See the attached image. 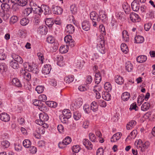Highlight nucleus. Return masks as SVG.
<instances>
[{"mask_svg":"<svg viewBox=\"0 0 155 155\" xmlns=\"http://www.w3.org/2000/svg\"><path fill=\"white\" fill-rule=\"evenodd\" d=\"M25 70L32 72L37 74L39 72V69L38 66L33 62L31 63L25 62L23 64Z\"/></svg>","mask_w":155,"mask_h":155,"instance_id":"nucleus-1","label":"nucleus"},{"mask_svg":"<svg viewBox=\"0 0 155 155\" xmlns=\"http://www.w3.org/2000/svg\"><path fill=\"white\" fill-rule=\"evenodd\" d=\"M103 36L100 35L98 39L99 41L97 45V49L102 54H104L105 52L104 48V41L103 39Z\"/></svg>","mask_w":155,"mask_h":155,"instance_id":"nucleus-2","label":"nucleus"},{"mask_svg":"<svg viewBox=\"0 0 155 155\" xmlns=\"http://www.w3.org/2000/svg\"><path fill=\"white\" fill-rule=\"evenodd\" d=\"M64 41L66 44L67 46H70L72 48L74 46L75 43L71 36L70 35H66L64 38Z\"/></svg>","mask_w":155,"mask_h":155,"instance_id":"nucleus-3","label":"nucleus"},{"mask_svg":"<svg viewBox=\"0 0 155 155\" xmlns=\"http://www.w3.org/2000/svg\"><path fill=\"white\" fill-rule=\"evenodd\" d=\"M40 120H35V123L37 124H41L44 122L47 121L48 119V117L45 113H41L39 114Z\"/></svg>","mask_w":155,"mask_h":155,"instance_id":"nucleus-4","label":"nucleus"},{"mask_svg":"<svg viewBox=\"0 0 155 155\" xmlns=\"http://www.w3.org/2000/svg\"><path fill=\"white\" fill-rule=\"evenodd\" d=\"M71 141L70 137H67L64 139L62 142H60L58 144L59 147L61 148H62L65 147V146L69 144Z\"/></svg>","mask_w":155,"mask_h":155,"instance_id":"nucleus-5","label":"nucleus"},{"mask_svg":"<svg viewBox=\"0 0 155 155\" xmlns=\"http://www.w3.org/2000/svg\"><path fill=\"white\" fill-rule=\"evenodd\" d=\"M51 69V65L50 64H46L44 65L42 70V72L44 75L49 74Z\"/></svg>","mask_w":155,"mask_h":155,"instance_id":"nucleus-6","label":"nucleus"},{"mask_svg":"<svg viewBox=\"0 0 155 155\" xmlns=\"http://www.w3.org/2000/svg\"><path fill=\"white\" fill-rule=\"evenodd\" d=\"M131 6L133 11L137 12L139 10L140 7L139 1L137 0H134L131 3Z\"/></svg>","mask_w":155,"mask_h":155,"instance_id":"nucleus-7","label":"nucleus"},{"mask_svg":"<svg viewBox=\"0 0 155 155\" xmlns=\"http://www.w3.org/2000/svg\"><path fill=\"white\" fill-rule=\"evenodd\" d=\"M0 119L3 121L7 122L9 121L10 117L7 113H3L0 114Z\"/></svg>","mask_w":155,"mask_h":155,"instance_id":"nucleus-8","label":"nucleus"},{"mask_svg":"<svg viewBox=\"0 0 155 155\" xmlns=\"http://www.w3.org/2000/svg\"><path fill=\"white\" fill-rule=\"evenodd\" d=\"M130 20L133 22L139 21L140 20V18L139 15L133 12L131 13L130 15Z\"/></svg>","mask_w":155,"mask_h":155,"instance_id":"nucleus-9","label":"nucleus"},{"mask_svg":"<svg viewBox=\"0 0 155 155\" xmlns=\"http://www.w3.org/2000/svg\"><path fill=\"white\" fill-rule=\"evenodd\" d=\"M41 8L42 13L43 12L45 15L50 14L51 13L49 7L46 5H42Z\"/></svg>","mask_w":155,"mask_h":155,"instance_id":"nucleus-10","label":"nucleus"},{"mask_svg":"<svg viewBox=\"0 0 155 155\" xmlns=\"http://www.w3.org/2000/svg\"><path fill=\"white\" fill-rule=\"evenodd\" d=\"M82 27L84 31H88L89 30L90 25L89 22L87 20L84 21L82 23Z\"/></svg>","mask_w":155,"mask_h":155,"instance_id":"nucleus-11","label":"nucleus"},{"mask_svg":"<svg viewBox=\"0 0 155 155\" xmlns=\"http://www.w3.org/2000/svg\"><path fill=\"white\" fill-rule=\"evenodd\" d=\"M52 10L54 13L57 15H60L62 13V9L60 7L54 6L52 7Z\"/></svg>","mask_w":155,"mask_h":155,"instance_id":"nucleus-12","label":"nucleus"},{"mask_svg":"<svg viewBox=\"0 0 155 155\" xmlns=\"http://www.w3.org/2000/svg\"><path fill=\"white\" fill-rule=\"evenodd\" d=\"M122 135L121 133H117L114 134L111 138V142H114L118 140Z\"/></svg>","mask_w":155,"mask_h":155,"instance_id":"nucleus-13","label":"nucleus"},{"mask_svg":"<svg viewBox=\"0 0 155 155\" xmlns=\"http://www.w3.org/2000/svg\"><path fill=\"white\" fill-rule=\"evenodd\" d=\"M25 70H22L21 72V75L23 76L24 79L27 81H29L30 80L31 76V74L28 72L25 71Z\"/></svg>","mask_w":155,"mask_h":155,"instance_id":"nucleus-14","label":"nucleus"},{"mask_svg":"<svg viewBox=\"0 0 155 155\" xmlns=\"http://www.w3.org/2000/svg\"><path fill=\"white\" fill-rule=\"evenodd\" d=\"M38 31L42 35L46 34L47 32V28L45 26H40L38 29Z\"/></svg>","mask_w":155,"mask_h":155,"instance_id":"nucleus-15","label":"nucleus"},{"mask_svg":"<svg viewBox=\"0 0 155 155\" xmlns=\"http://www.w3.org/2000/svg\"><path fill=\"white\" fill-rule=\"evenodd\" d=\"M75 30L74 27L71 25H68L65 28V31L69 34L73 33Z\"/></svg>","mask_w":155,"mask_h":155,"instance_id":"nucleus-16","label":"nucleus"},{"mask_svg":"<svg viewBox=\"0 0 155 155\" xmlns=\"http://www.w3.org/2000/svg\"><path fill=\"white\" fill-rule=\"evenodd\" d=\"M98 19L99 20H100L102 22H104L107 20V17L104 13L101 12H100Z\"/></svg>","mask_w":155,"mask_h":155,"instance_id":"nucleus-17","label":"nucleus"},{"mask_svg":"<svg viewBox=\"0 0 155 155\" xmlns=\"http://www.w3.org/2000/svg\"><path fill=\"white\" fill-rule=\"evenodd\" d=\"M122 7L126 14H129L130 8L129 5L127 3H125L123 4Z\"/></svg>","mask_w":155,"mask_h":155,"instance_id":"nucleus-18","label":"nucleus"},{"mask_svg":"<svg viewBox=\"0 0 155 155\" xmlns=\"http://www.w3.org/2000/svg\"><path fill=\"white\" fill-rule=\"evenodd\" d=\"M11 66L14 69H17L19 68V64L15 59H13L10 62Z\"/></svg>","mask_w":155,"mask_h":155,"instance_id":"nucleus-19","label":"nucleus"},{"mask_svg":"<svg viewBox=\"0 0 155 155\" xmlns=\"http://www.w3.org/2000/svg\"><path fill=\"white\" fill-rule=\"evenodd\" d=\"M62 115L66 118L69 119L71 117V114L69 110L65 109L63 110Z\"/></svg>","mask_w":155,"mask_h":155,"instance_id":"nucleus-20","label":"nucleus"},{"mask_svg":"<svg viewBox=\"0 0 155 155\" xmlns=\"http://www.w3.org/2000/svg\"><path fill=\"white\" fill-rule=\"evenodd\" d=\"M12 84L16 86L21 87V84L19 80L17 78H14L12 79Z\"/></svg>","mask_w":155,"mask_h":155,"instance_id":"nucleus-21","label":"nucleus"},{"mask_svg":"<svg viewBox=\"0 0 155 155\" xmlns=\"http://www.w3.org/2000/svg\"><path fill=\"white\" fill-rule=\"evenodd\" d=\"M125 68L126 70L128 72H131L132 71L133 66L130 62L128 61L126 63Z\"/></svg>","mask_w":155,"mask_h":155,"instance_id":"nucleus-22","label":"nucleus"},{"mask_svg":"<svg viewBox=\"0 0 155 155\" xmlns=\"http://www.w3.org/2000/svg\"><path fill=\"white\" fill-rule=\"evenodd\" d=\"M136 121L134 120L130 121L127 125V129L128 130L131 129L133 127H134L136 125Z\"/></svg>","mask_w":155,"mask_h":155,"instance_id":"nucleus-23","label":"nucleus"},{"mask_svg":"<svg viewBox=\"0 0 155 155\" xmlns=\"http://www.w3.org/2000/svg\"><path fill=\"white\" fill-rule=\"evenodd\" d=\"M147 59L146 56L141 55L138 56L137 58V61L140 63H142L146 61Z\"/></svg>","mask_w":155,"mask_h":155,"instance_id":"nucleus-24","label":"nucleus"},{"mask_svg":"<svg viewBox=\"0 0 155 155\" xmlns=\"http://www.w3.org/2000/svg\"><path fill=\"white\" fill-rule=\"evenodd\" d=\"M130 97V94L127 92H125L122 94L121 99L124 101H127L129 99Z\"/></svg>","mask_w":155,"mask_h":155,"instance_id":"nucleus-25","label":"nucleus"},{"mask_svg":"<svg viewBox=\"0 0 155 155\" xmlns=\"http://www.w3.org/2000/svg\"><path fill=\"white\" fill-rule=\"evenodd\" d=\"M90 17L91 19L93 21H97V22H99V20L97 18L96 14L95 12H92L90 13Z\"/></svg>","mask_w":155,"mask_h":155,"instance_id":"nucleus-26","label":"nucleus"},{"mask_svg":"<svg viewBox=\"0 0 155 155\" xmlns=\"http://www.w3.org/2000/svg\"><path fill=\"white\" fill-rule=\"evenodd\" d=\"M95 76V82L96 84H99L101 79V77L100 73H96Z\"/></svg>","mask_w":155,"mask_h":155,"instance_id":"nucleus-27","label":"nucleus"},{"mask_svg":"<svg viewBox=\"0 0 155 155\" xmlns=\"http://www.w3.org/2000/svg\"><path fill=\"white\" fill-rule=\"evenodd\" d=\"M150 107V104L147 102H146L144 103L142 105L141 109L143 111H146L148 110Z\"/></svg>","mask_w":155,"mask_h":155,"instance_id":"nucleus-28","label":"nucleus"},{"mask_svg":"<svg viewBox=\"0 0 155 155\" xmlns=\"http://www.w3.org/2000/svg\"><path fill=\"white\" fill-rule=\"evenodd\" d=\"M116 16L118 20L123 21L124 20V15L121 12L116 13Z\"/></svg>","mask_w":155,"mask_h":155,"instance_id":"nucleus-29","label":"nucleus"},{"mask_svg":"<svg viewBox=\"0 0 155 155\" xmlns=\"http://www.w3.org/2000/svg\"><path fill=\"white\" fill-rule=\"evenodd\" d=\"M115 79L116 82L118 84H121L124 82V79L123 78L119 75L116 76Z\"/></svg>","mask_w":155,"mask_h":155,"instance_id":"nucleus-30","label":"nucleus"},{"mask_svg":"<svg viewBox=\"0 0 155 155\" xmlns=\"http://www.w3.org/2000/svg\"><path fill=\"white\" fill-rule=\"evenodd\" d=\"M144 41V38L141 36H137L135 38V42L137 43H142Z\"/></svg>","mask_w":155,"mask_h":155,"instance_id":"nucleus-31","label":"nucleus"},{"mask_svg":"<svg viewBox=\"0 0 155 155\" xmlns=\"http://www.w3.org/2000/svg\"><path fill=\"white\" fill-rule=\"evenodd\" d=\"M123 38L126 42L129 41L128 33L126 30H124L122 33Z\"/></svg>","mask_w":155,"mask_h":155,"instance_id":"nucleus-32","label":"nucleus"},{"mask_svg":"<svg viewBox=\"0 0 155 155\" xmlns=\"http://www.w3.org/2000/svg\"><path fill=\"white\" fill-rule=\"evenodd\" d=\"M121 49L124 53L126 54L128 51V49L127 45L124 43H122L120 46Z\"/></svg>","mask_w":155,"mask_h":155,"instance_id":"nucleus-33","label":"nucleus"},{"mask_svg":"<svg viewBox=\"0 0 155 155\" xmlns=\"http://www.w3.org/2000/svg\"><path fill=\"white\" fill-rule=\"evenodd\" d=\"M74 77L73 76H69L65 77L64 81L67 83H70L72 82L74 80Z\"/></svg>","mask_w":155,"mask_h":155,"instance_id":"nucleus-34","label":"nucleus"},{"mask_svg":"<svg viewBox=\"0 0 155 155\" xmlns=\"http://www.w3.org/2000/svg\"><path fill=\"white\" fill-rule=\"evenodd\" d=\"M2 146L4 148H7L9 147L10 143L7 140H3L1 142Z\"/></svg>","mask_w":155,"mask_h":155,"instance_id":"nucleus-35","label":"nucleus"},{"mask_svg":"<svg viewBox=\"0 0 155 155\" xmlns=\"http://www.w3.org/2000/svg\"><path fill=\"white\" fill-rule=\"evenodd\" d=\"M12 58L13 59L16 60L18 63V62L20 64H22L23 62V60L20 56L18 55H12Z\"/></svg>","mask_w":155,"mask_h":155,"instance_id":"nucleus-36","label":"nucleus"},{"mask_svg":"<svg viewBox=\"0 0 155 155\" xmlns=\"http://www.w3.org/2000/svg\"><path fill=\"white\" fill-rule=\"evenodd\" d=\"M32 11V9L31 8H28L24 10L23 13L25 16H27L31 13Z\"/></svg>","mask_w":155,"mask_h":155,"instance_id":"nucleus-37","label":"nucleus"},{"mask_svg":"<svg viewBox=\"0 0 155 155\" xmlns=\"http://www.w3.org/2000/svg\"><path fill=\"white\" fill-rule=\"evenodd\" d=\"M29 21L28 18H22L20 21V24L22 25L25 26L27 25Z\"/></svg>","mask_w":155,"mask_h":155,"instance_id":"nucleus-38","label":"nucleus"},{"mask_svg":"<svg viewBox=\"0 0 155 155\" xmlns=\"http://www.w3.org/2000/svg\"><path fill=\"white\" fill-rule=\"evenodd\" d=\"M143 142L141 140H137L135 142V145L136 146L137 148L141 150V148H142L143 146Z\"/></svg>","mask_w":155,"mask_h":155,"instance_id":"nucleus-39","label":"nucleus"},{"mask_svg":"<svg viewBox=\"0 0 155 155\" xmlns=\"http://www.w3.org/2000/svg\"><path fill=\"white\" fill-rule=\"evenodd\" d=\"M46 104L49 107L55 108L57 105V103L51 101H47L46 102Z\"/></svg>","mask_w":155,"mask_h":155,"instance_id":"nucleus-40","label":"nucleus"},{"mask_svg":"<svg viewBox=\"0 0 155 155\" xmlns=\"http://www.w3.org/2000/svg\"><path fill=\"white\" fill-rule=\"evenodd\" d=\"M24 146L27 148H29L31 144V142L28 140H25L23 142Z\"/></svg>","mask_w":155,"mask_h":155,"instance_id":"nucleus-41","label":"nucleus"},{"mask_svg":"<svg viewBox=\"0 0 155 155\" xmlns=\"http://www.w3.org/2000/svg\"><path fill=\"white\" fill-rule=\"evenodd\" d=\"M91 108L92 110L94 111H97V103L95 101L93 102L91 104Z\"/></svg>","mask_w":155,"mask_h":155,"instance_id":"nucleus-42","label":"nucleus"},{"mask_svg":"<svg viewBox=\"0 0 155 155\" xmlns=\"http://www.w3.org/2000/svg\"><path fill=\"white\" fill-rule=\"evenodd\" d=\"M137 134V131L136 130H133L130 134V135L128 136L126 139H129V137H130L131 139H134L136 137Z\"/></svg>","mask_w":155,"mask_h":155,"instance_id":"nucleus-43","label":"nucleus"},{"mask_svg":"<svg viewBox=\"0 0 155 155\" xmlns=\"http://www.w3.org/2000/svg\"><path fill=\"white\" fill-rule=\"evenodd\" d=\"M68 46H61L60 48L59 51L60 52L62 53H66L68 51V49L67 48Z\"/></svg>","mask_w":155,"mask_h":155,"instance_id":"nucleus-44","label":"nucleus"},{"mask_svg":"<svg viewBox=\"0 0 155 155\" xmlns=\"http://www.w3.org/2000/svg\"><path fill=\"white\" fill-rule=\"evenodd\" d=\"M81 114L78 111H76L74 113L73 117L75 120H79L81 117Z\"/></svg>","mask_w":155,"mask_h":155,"instance_id":"nucleus-45","label":"nucleus"},{"mask_svg":"<svg viewBox=\"0 0 155 155\" xmlns=\"http://www.w3.org/2000/svg\"><path fill=\"white\" fill-rule=\"evenodd\" d=\"M7 3L8 2H4L1 5V7L3 10L5 9L8 10L10 8V5Z\"/></svg>","mask_w":155,"mask_h":155,"instance_id":"nucleus-46","label":"nucleus"},{"mask_svg":"<svg viewBox=\"0 0 155 155\" xmlns=\"http://www.w3.org/2000/svg\"><path fill=\"white\" fill-rule=\"evenodd\" d=\"M44 87L43 86H38L36 87L35 90L38 94H41L44 91Z\"/></svg>","mask_w":155,"mask_h":155,"instance_id":"nucleus-47","label":"nucleus"},{"mask_svg":"<svg viewBox=\"0 0 155 155\" xmlns=\"http://www.w3.org/2000/svg\"><path fill=\"white\" fill-rule=\"evenodd\" d=\"M92 78L90 75H88L86 77L85 80V84L86 85L90 84L92 81Z\"/></svg>","mask_w":155,"mask_h":155,"instance_id":"nucleus-48","label":"nucleus"},{"mask_svg":"<svg viewBox=\"0 0 155 155\" xmlns=\"http://www.w3.org/2000/svg\"><path fill=\"white\" fill-rule=\"evenodd\" d=\"M7 70V67L5 64L2 63L0 64V71H6Z\"/></svg>","mask_w":155,"mask_h":155,"instance_id":"nucleus-49","label":"nucleus"},{"mask_svg":"<svg viewBox=\"0 0 155 155\" xmlns=\"http://www.w3.org/2000/svg\"><path fill=\"white\" fill-rule=\"evenodd\" d=\"M18 32L19 35L22 38H25L27 36V33L24 30H19Z\"/></svg>","mask_w":155,"mask_h":155,"instance_id":"nucleus-50","label":"nucleus"},{"mask_svg":"<svg viewBox=\"0 0 155 155\" xmlns=\"http://www.w3.org/2000/svg\"><path fill=\"white\" fill-rule=\"evenodd\" d=\"M33 12L35 14L40 15L42 14L41 7H38L37 8H35L33 10Z\"/></svg>","mask_w":155,"mask_h":155,"instance_id":"nucleus-51","label":"nucleus"},{"mask_svg":"<svg viewBox=\"0 0 155 155\" xmlns=\"http://www.w3.org/2000/svg\"><path fill=\"white\" fill-rule=\"evenodd\" d=\"M3 52L4 50L3 49H0V60H4L6 58V56Z\"/></svg>","mask_w":155,"mask_h":155,"instance_id":"nucleus-52","label":"nucleus"},{"mask_svg":"<svg viewBox=\"0 0 155 155\" xmlns=\"http://www.w3.org/2000/svg\"><path fill=\"white\" fill-rule=\"evenodd\" d=\"M90 140L92 142H95L96 140L95 135L92 133H90L89 135Z\"/></svg>","mask_w":155,"mask_h":155,"instance_id":"nucleus-53","label":"nucleus"},{"mask_svg":"<svg viewBox=\"0 0 155 155\" xmlns=\"http://www.w3.org/2000/svg\"><path fill=\"white\" fill-rule=\"evenodd\" d=\"M150 145V143L148 142H145L143 143L142 148H141V151L142 152L144 151L145 149L148 148Z\"/></svg>","mask_w":155,"mask_h":155,"instance_id":"nucleus-54","label":"nucleus"},{"mask_svg":"<svg viewBox=\"0 0 155 155\" xmlns=\"http://www.w3.org/2000/svg\"><path fill=\"white\" fill-rule=\"evenodd\" d=\"M104 88L106 90L110 91L111 90V85L109 82H106L104 84Z\"/></svg>","mask_w":155,"mask_h":155,"instance_id":"nucleus-55","label":"nucleus"},{"mask_svg":"<svg viewBox=\"0 0 155 155\" xmlns=\"http://www.w3.org/2000/svg\"><path fill=\"white\" fill-rule=\"evenodd\" d=\"M45 130L43 127H39L36 130L37 133L40 134H43L45 132Z\"/></svg>","mask_w":155,"mask_h":155,"instance_id":"nucleus-56","label":"nucleus"},{"mask_svg":"<svg viewBox=\"0 0 155 155\" xmlns=\"http://www.w3.org/2000/svg\"><path fill=\"white\" fill-rule=\"evenodd\" d=\"M70 10L72 14H76L77 12V8L76 5H71L70 7Z\"/></svg>","mask_w":155,"mask_h":155,"instance_id":"nucleus-57","label":"nucleus"},{"mask_svg":"<svg viewBox=\"0 0 155 155\" xmlns=\"http://www.w3.org/2000/svg\"><path fill=\"white\" fill-rule=\"evenodd\" d=\"M102 98L106 101H109L110 99L111 96L110 94L106 93L102 96Z\"/></svg>","mask_w":155,"mask_h":155,"instance_id":"nucleus-58","label":"nucleus"},{"mask_svg":"<svg viewBox=\"0 0 155 155\" xmlns=\"http://www.w3.org/2000/svg\"><path fill=\"white\" fill-rule=\"evenodd\" d=\"M80 148L78 145H76L73 146L72 147L73 152L75 153H78L80 150Z\"/></svg>","mask_w":155,"mask_h":155,"instance_id":"nucleus-59","label":"nucleus"},{"mask_svg":"<svg viewBox=\"0 0 155 155\" xmlns=\"http://www.w3.org/2000/svg\"><path fill=\"white\" fill-rule=\"evenodd\" d=\"M138 108V107L136 103L134 102L130 105L129 109L130 110H135V111H136L137 110Z\"/></svg>","mask_w":155,"mask_h":155,"instance_id":"nucleus-60","label":"nucleus"},{"mask_svg":"<svg viewBox=\"0 0 155 155\" xmlns=\"http://www.w3.org/2000/svg\"><path fill=\"white\" fill-rule=\"evenodd\" d=\"M30 153L32 154L35 153L37 151V149L36 147L33 146H30L29 149Z\"/></svg>","mask_w":155,"mask_h":155,"instance_id":"nucleus-61","label":"nucleus"},{"mask_svg":"<svg viewBox=\"0 0 155 155\" xmlns=\"http://www.w3.org/2000/svg\"><path fill=\"white\" fill-rule=\"evenodd\" d=\"M98 102L100 106L102 107H105L106 106V103L103 100H99Z\"/></svg>","mask_w":155,"mask_h":155,"instance_id":"nucleus-62","label":"nucleus"},{"mask_svg":"<svg viewBox=\"0 0 155 155\" xmlns=\"http://www.w3.org/2000/svg\"><path fill=\"white\" fill-rule=\"evenodd\" d=\"M18 17L16 16H13L10 18V23L11 24H13L17 22Z\"/></svg>","mask_w":155,"mask_h":155,"instance_id":"nucleus-63","label":"nucleus"},{"mask_svg":"<svg viewBox=\"0 0 155 155\" xmlns=\"http://www.w3.org/2000/svg\"><path fill=\"white\" fill-rule=\"evenodd\" d=\"M45 22L47 25L49 27H51L54 24V23H53L51 20L48 18L46 20Z\"/></svg>","mask_w":155,"mask_h":155,"instance_id":"nucleus-64","label":"nucleus"}]
</instances>
